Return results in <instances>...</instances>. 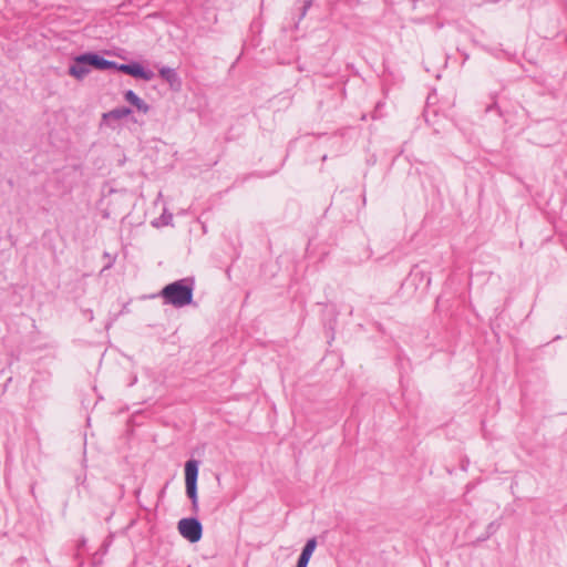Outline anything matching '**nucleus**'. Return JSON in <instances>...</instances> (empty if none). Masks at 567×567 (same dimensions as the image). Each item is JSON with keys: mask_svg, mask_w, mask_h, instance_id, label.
Returning a JSON list of instances; mask_svg holds the SVG:
<instances>
[{"mask_svg": "<svg viewBox=\"0 0 567 567\" xmlns=\"http://www.w3.org/2000/svg\"><path fill=\"white\" fill-rule=\"evenodd\" d=\"M193 291V280L185 278L166 285L161 291V297L165 305L183 308L192 303Z\"/></svg>", "mask_w": 567, "mask_h": 567, "instance_id": "f257e3e1", "label": "nucleus"}, {"mask_svg": "<svg viewBox=\"0 0 567 567\" xmlns=\"http://www.w3.org/2000/svg\"><path fill=\"white\" fill-rule=\"evenodd\" d=\"M197 477H198V462L189 460L185 464V484L186 494L192 501L193 512H198V497H197Z\"/></svg>", "mask_w": 567, "mask_h": 567, "instance_id": "f03ea898", "label": "nucleus"}, {"mask_svg": "<svg viewBox=\"0 0 567 567\" xmlns=\"http://www.w3.org/2000/svg\"><path fill=\"white\" fill-rule=\"evenodd\" d=\"M177 529L189 543H197L203 536V525L195 517L182 518L177 524Z\"/></svg>", "mask_w": 567, "mask_h": 567, "instance_id": "7ed1b4c3", "label": "nucleus"}, {"mask_svg": "<svg viewBox=\"0 0 567 567\" xmlns=\"http://www.w3.org/2000/svg\"><path fill=\"white\" fill-rule=\"evenodd\" d=\"M114 69L125 74L132 75L134 78L142 79L144 81H151L155 76L153 71L144 69L137 62H132L127 64L116 63V66H114Z\"/></svg>", "mask_w": 567, "mask_h": 567, "instance_id": "20e7f679", "label": "nucleus"}, {"mask_svg": "<svg viewBox=\"0 0 567 567\" xmlns=\"http://www.w3.org/2000/svg\"><path fill=\"white\" fill-rule=\"evenodd\" d=\"M79 61L84 62L86 61L87 64H90V68H94L96 70H109L114 69L116 66L115 61H110L104 59L97 53H84L79 55Z\"/></svg>", "mask_w": 567, "mask_h": 567, "instance_id": "39448f33", "label": "nucleus"}, {"mask_svg": "<svg viewBox=\"0 0 567 567\" xmlns=\"http://www.w3.org/2000/svg\"><path fill=\"white\" fill-rule=\"evenodd\" d=\"M91 72L90 64L79 61V55L74 58V63L69 68V74L76 80H83Z\"/></svg>", "mask_w": 567, "mask_h": 567, "instance_id": "423d86ee", "label": "nucleus"}, {"mask_svg": "<svg viewBox=\"0 0 567 567\" xmlns=\"http://www.w3.org/2000/svg\"><path fill=\"white\" fill-rule=\"evenodd\" d=\"M159 75L171 85L172 89L178 90L181 87V79L174 69L169 66H162L159 69Z\"/></svg>", "mask_w": 567, "mask_h": 567, "instance_id": "0eeeda50", "label": "nucleus"}, {"mask_svg": "<svg viewBox=\"0 0 567 567\" xmlns=\"http://www.w3.org/2000/svg\"><path fill=\"white\" fill-rule=\"evenodd\" d=\"M124 99L126 102L135 106L138 112L146 114L150 111V105L132 90L124 93Z\"/></svg>", "mask_w": 567, "mask_h": 567, "instance_id": "6e6552de", "label": "nucleus"}, {"mask_svg": "<svg viewBox=\"0 0 567 567\" xmlns=\"http://www.w3.org/2000/svg\"><path fill=\"white\" fill-rule=\"evenodd\" d=\"M131 113H132V111L128 107H125V106L116 107V109L111 110L110 112L103 113L102 120L104 122H107L109 120L118 121V120H122V118L128 116Z\"/></svg>", "mask_w": 567, "mask_h": 567, "instance_id": "1a4fd4ad", "label": "nucleus"}, {"mask_svg": "<svg viewBox=\"0 0 567 567\" xmlns=\"http://www.w3.org/2000/svg\"><path fill=\"white\" fill-rule=\"evenodd\" d=\"M316 547H317V538L316 537L309 538L307 540L306 545L303 546L298 560L309 563Z\"/></svg>", "mask_w": 567, "mask_h": 567, "instance_id": "9d476101", "label": "nucleus"}, {"mask_svg": "<svg viewBox=\"0 0 567 567\" xmlns=\"http://www.w3.org/2000/svg\"><path fill=\"white\" fill-rule=\"evenodd\" d=\"M103 257L107 259V264L104 266L103 270L112 268L116 261V255H111L110 252L105 251Z\"/></svg>", "mask_w": 567, "mask_h": 567, "instance_id": "9b49d317", "label": "nucleus"}, {"mask_svg": "<svg viewBox=\"0 0 567 567\" xmlns=\"http://www.w3.org/2000/svg\"><path fill=\"white\" fill-rule=\"evenodd\" d=\"M312 6V1L311 0H305L303 1V7H302V10H301V13H300V20L303 19L308 12V10L311 8Z\"/></svg>", "mask_w": 567, "mask_h": 567, "instance_id": "f8f14e48", "label": "nucleus"}, {"mask_svg": "<svg viewBox=\"0 0 567 567\" xmlns=\"http://www.w3.org/2000/svg\"><path fill=\"white\" fill-rule=\"evenodd\" d=\"M309 563L298 560L296 567H307Z\"/></svg>", "mask_w": 567, "mask_h": 567, "instance_id": "ddd939ff", "label": "nucleus"}]
</instances>
